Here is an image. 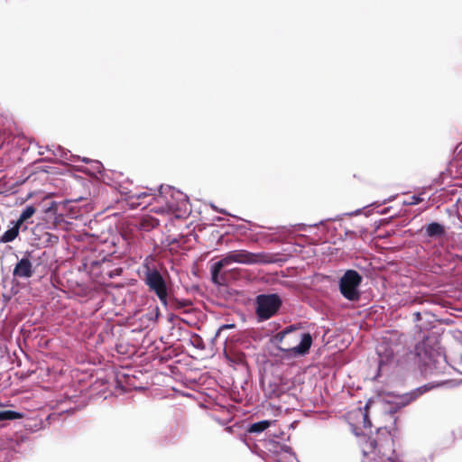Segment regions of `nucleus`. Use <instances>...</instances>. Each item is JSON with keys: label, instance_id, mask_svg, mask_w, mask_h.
Here are the masks:
<instances>
[{"label": "nucleus", "instance_id": "f257e3e1", "mask_svg": "<svg viewBox=\"0 0 462 462\" xmlns=\"http://www.w3.org/2000/svg\"><path fill=\"white\" fill-rule=\"evenodd\" d=\"M269 255L265 253H251L246 250H234L228 252L221 260L211 265V281L217 285H226L227 273L222 269L232 263L243 264L270 263Z\"/></svg>", "mask_w": 462, "mask_h": 462}, {"label": "nucleus", "instance_id": "f03ea898", "mask_svg": "<svg viewBox=\"0 0 462 462\" xmlns=\"http://www.w3.org/2000/svg\"><path fill=\"white\" fill-rule=\"evenodd\" d=\"M361 282L362 276L356 271L347 270L339 282L341 294L349 300H357L360 297L357 288Z\"/></svg>", "mask_w": 462, "mask_h": 462}, {"label": "nucleus", "instance_id": "7ed1b4c3", "mask_svg": "<svg viewBox=\"0 0 462 462\" xmlns=\"http://www.w3.org/2000/svg\"><path fill=\"white\" fill-rule=\"evenodd\" d=\"M144 282L148 286L149 291L154 292L160 301L164 306H167L168 289L166 282L160 272L156 269H148L145 273Z\"/></svg>", "mask_w": 462, "mask_h": 462}, {"label": "nucleus", "instance_id": "20e7f679", "mask_svg": "<svg viewBox=\"0 0 462 462\" xmlns=\"http://www.w3.org/2000/svg\"><path fill=\"white\" fill-rule=\"evenodd\" d=\"M256 313L260 319L273 317L280 309L282 300L277 294H261L256 298Z\"/></svg>", "mask_w": 462, "mask_h": 462}, {"label": "nucleus", "instance_id": "39448f33", "mask_svg": "<svg viewBox=\"0 0 462 462\" xmlns=\"http://www.w3.org/2000/svg\"><path fill=\"white\" fill-rule=\"evenodd\" d=\"M289 332L288 331H282L281 333H278L276 336V339L281 343V346H279V349L281 351L284 352H291L294 355H305L309 352L311 344H312V337L310 333H304L301 335L300 342L296 346H282L283 339L287 336Z\"/></svg>", "mask_w": 462, "mask_h": 462}, {"label": "nucleus", "instance_id": "423d86ee", "mask_svg": "<svg viewBox=\"0 0 462 462\" xmlns=\"http://www.w3.org/2000/svg\"><path fill=\"white\" fill-rule=\"evenodd\" d=\"M421 231H423L426 237L434 239L440 238L446 234L445 226L438 222H431L425 225Z\"/></svg>", "mask_w": 462, "mask_h": 462}, {"label": "nucleus", "instance_id": "0eeeda50", "mask_svg": "<svg viewBox=\"0 0 462 462\" xmlns=\"http://www.w3.org/2000/svg\"><path fill=\"white\" fill-rule=\"evenodd\" d=\"M33 273L32 265L28 258H22L14 269V275L20 278H30Z\"/></svg>", "mask_w": 462, "mask_h": 462}, {"label": "nucleus", "instance_id": "6e6552de", "mask_svg": "<svg viewBox=\"0 0 462 462\" xmlns=\"http://www.w3.org/2000/svg\"><path fill=\"white\" fill-rule=\"evenodd\" d=\"M159 226V220L152 216L143 217L138 224V228L143 232H150Z\"/></svg>", "mask_w": 462, "mask_h": 462}, {"label": "nucleus", "instance_id": "1a4fd4ad", "mask_svg": "<svg viewBox=\"0 0 462 462\" xmlns=\"http://www.w3.org/2000/svg\"><path fill=\"white\" fill-rule=\"evenodd\" d=\"M21 226L15 222L14 226L6 230L2 236L0 237V242L2 243H9L14 241L19 235V229Z\"/></svg>", "mask_w": 462, "mask_h": 462}, {"label": "nucleus", "instance_id": "9d476101", "mask_svg": "<svg viewBox=\"0 0 462 462\" xmlns=\"http://www.w3.org/2000/svg\"><path fill=\"white\" fill-rule=\"evenodd\" d=\"M426 391H427L426 388L419 387V388L415 389L414 391L404 394L402 397V403L404 405L411 403V402L416 400L420 395L424 393Z\"/></svg>", "mask_w": 462, "mask_h": 462}, {"label": "nucleus", "instance_id": "9b49d317", "mask_svg": "<svg viewBox=\"0 0 462 462\" xmlns=\"http://www.w3.org/2000/svg\"><path fill=\"white\" fill-rule=\"evenodd\" d=\"M367 409H368V406L366 405L364 410L359 408L358 410H356L353 412L355 417L360 418L362 420L361 423H362V426L364 429L371 427V421L368 417Z\"/></svg>", "mask_w": 462, "mask_h": 462}, {"label": "nucleus", "instance_id": "f8f14e48", "mask_svg": "<svg viewBox=\"0 0 462 462\" xmlns=\"http://www.w3.org/2000/svg\"><path fill=\"white\" fill-rule=\"evenodd\" d=\"M271 426L270 420H261L255 423H253L248 428L247 431L249 433H261L264 431L266 429H268Z\"/></svg>", "mask_w": 462, "mask_h": 462}, {"label": "nucleus", "instance_id": "ddd939ff", "mask_svg": "<svg viewBox=\"0 0 462 462\" xmlns=\"http://www.w3.org/2000/svg\"><path fill=\"white\" fill-rule=\"evenodd\" d=\"M151 194L148 192H130L128 194V200L132 206H140L142 203L139 201L147 197H150Z\"/></svg>", "mask_w": 462, "mask_h": 462}, {"label": "nucleus", "instance_id": "4468645a", "mask_svg": "<svg viewBox=\"0 0 462 462\" xmlns=\"http://www.w3.org/2000/svg\"><path fill=\"white\" fill-rule=\"evenodd\" d=\"M36 212V209L33 206H27L23 212L21 213L19 218L17 219L16 223L18 226H22L27 219L32 217L34 213Z\"/></svg>", "mask_w": 462, "mask_h": 462}, {"label": "nucleus", "instance_id": "2eb2a0df", "mask_svg": "<svg viewBox=\"0 0 462 462\" xmlns=\"http://www.w3.org/2000/svg\"><path fill=\"white\" fill-rule=\"evenodd\" d=\"M23 418V414L14 411H0V420H14Z\"/></svg>", "mask_w": 462, "mask_h": 462}, {"label": "nucleus", "instance_id": "dca6fc26", "mask_svg": "<svg viewBox=\"0 0 462 462\" xmlns=\"http://www.w3.org/2000/svg\"><path fill=\"white\" fill-rule=\"evenodd\" d=\"M182 242H184V238L182 236L180 239L172 237L171 236H168L165 238V243L170 246V250H176Z\"/></svg>", "mask_w": 462, "mask_h": 462}, {"label": "nucleus", "instance_id": "f3484780", "mask_svg": "<svg viewBox=\"0 0 462 462\" xmlns=\"http://www.w3.org/2000/svg\"><path fill=\"white\" fill-rule=\"evenodd\" d=\"M422 201H423V198H421L420 196H411L409 205H417Z\"/></svg>", "mask_w": 462, "mask_h": 462}, {"label": "nucleus", "instance_id": "a211bd4d", "mask_svg": "<svg viewBox=\"0 0 462 462\" xmlns=\"http://www.w3.org/2000/svg\"><path fill=\"white\" fill-rule=\"evenodd\" d=\"M176 303H177L178 308H182V307L188 306L190 302L189 301H183V302L176 301Z\"/></svg>", "mask_w": 462, "mask_h": 462}, {"label": "nucleus", "instance_id": "6ab92c4d", "mask_svg": "<svg viewBox=\"0 0 462 462\" xmlns=\"http://www.w3.org/2000/svg\"><path fill=\"white\" fill-rule=\"evenodd\" d=\"M211 236L215 238L217 237L218 239V242H220V240H222L223 238V236L220 235L217 231V236H214V232L211 233Z\"/></svg>", "mask_w": 462, "mask_h": 462}]
</instances>
